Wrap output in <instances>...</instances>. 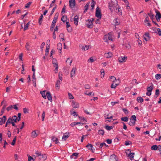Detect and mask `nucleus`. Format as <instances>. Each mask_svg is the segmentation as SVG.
Instances as JSON below:
<instances>
[{"label": "nucleus", "instance_id": "1", "mask_svg": "<svg viewBox=\"0 0 161 161\" xmlns=\"http://www.w3.org/2000/svg\"><path fill=\"white\" fill-rule=\"evenodd\" d=\"M103 39L105 42H108V40L113 41L112 33L110 32L108 35H105L104 36Z\"/></svg>", "mask_w": 161, "mask_h": 161}, {"label": "nucleus", "instance_id": "2", "mask_svg": "<svg viewBox=\"0 0 161 161\" xmlns=\"http://www.w3.org/2000/svg\"><path fill=\"white\" fill-rule=\"evenodd\" d=\"M95 15L99 19H100L101 18L102 15L101 11L98 7H97L96 9Z\"/></svg>", "mask_w": 161, "mask_h": 161}, {"label": "nucleus", "instance_id": "3", "mask_svg": "<svg viewBox=\"0 0 161 161\" xmlns=\"http://www.w3.org/2000/svg\"><path fill=\"white\" fill-rule=\"evenodd\" d=\"M117 0H111V2L109 3V8L111 11L113 10L112 7L114 6H115V5L117 4Z\"/></svg>", "mask_w": 161, "mask_h": 161}, {"label": "nucleus", "instance_id": "4", "mask_svg": "<svg viewBox=\"0 0 161 161\" xmlns=\"http://www.w3.org/2000/svg\"><path fill=\"white\" fill-rule=\"evenodd\" d=\"M77 69L76 67H73L72 69L70 71V77L73 79V77L75 76V72H76Z\"/></svg>", "mask_w": 161, "mask_h": 161}, {"label": "nucleus", "instance_id": "5", "mask_svg": "<svg viewBox=\"0 0 161 161\" xmlns=\"http://www.w3.org/2000/svg\"><path fill=\"white\" fill-rule=\"evenodd\" d=\"M93 19H92V20H88L86 22V25L89 28H92L93 27V23H92V21Z\"/></svg>", "mask_w": 161, "mask_h": 161}, {"label": "nucleus", "instance_id": "6", "mask_svg": "<svg viewBox=\"0 0 161 161\" xmlns=\"http://www.w3.org/2000/svg\"><path fill=\"white\" fill-rule=\"evenodd\" d=\"M17 122V116L15 115H14L11 117V121L10 122L13 126H15V125L14 124V122Z\"/></svg>", "mask_w": 161, "mask_h": 161}, {"label": "nucleus", "instance_id": "7", "mask_svg": "<svg viewBox=\"0 0 161 161\" xmlns=\"http://www.w3.org/2000/svg\"><path fill=\"white\" fill-rule=\"evenodd\" d=\"M143 39L146 41H147L150 40V37L149 34L148 32H146L143 36Z\"/></svg>", "mask_w": 161, "mask_h": 161}, {"label": "nucleus", "instance_id": "8", "mask_svg": "<svg viewBox=\"0 0 161 161\" xmlns=\"http://www.w3.org/2000/svg\"><path fill=\"white\" fill-rule=\"evenodd\" d=\"M127 58V57L126 56H124L123 57L121 56L119 58L118 61L120 63L125 62L126 61Z\"/></svg>", "mask_w": 161, "mask_h": 161}, {"label": "nucleus", "instance_id": "9", "mask_svg": "<svg viewBox=\"0 0 161 161\" xmlns=\"http://www.w3.org/2000/svg\"><path fill=\"white\" fill-rule=\"evenodd\" d=\"M69 7L71 8H74L75 5V0H69Z\"/></svg>", "mask_w": 161, "mask_h": 161}, {"label": "nucleus", "instance_id": "10", "mask_svg": "<svg viewBox=\"0 0 161 161\" xmlns=\"http://www.w3.org/2000/svg\"><path fill=\"white\" fill-rule=\"evenodd\" d=\"M71 105L74 108H77L79 107V103L75 102L74 101H72Z\"/></svg>", "mask_w": 161, "mask_h": 161}, {"label": "nucleus", "instance_id": "11", "mask_svg": "<svg viewBox=\"0 0 161 161\" xmlns=\"http://www.w3.org/2000/svg\"><path fill=\"white\" fill-rule=\"evenodd\" d=\"M104 56V57L106 58H110L112 57L113 56V54L111 52H108L107 53H105Z\"/></svg>", "mask_w": 161, "mask_h": 161}, {"label": "nucleus", "instance_id": "12", "mask_svg": "<svg viewBox=\"0 0 161 161\" xmlns=\"http://www.w3.org/2000/svg\"><path fill=\"white\" fill-rule=\"evenodd\" d=\"M47 97L48 99L51 102L52 101V97L50 92H46V97Z\"/></svg>", "mask_w": 161, "mask_h": 161}, {"label": "nucleus", "instance_id": "13", "mask_svg": "<svg viewBox=\"0 0 161 161\" xmlns=\"http://www.w3.org/2000/svg\"><path fill=\"white\" fill-rule=\"evenodd\" d=\"M6 120V117L5 116H3L2 118H0V124L2 125L4 124Z\"/></svg>", "mask_w": 161, "mask_h": 161}, {"label": "nucleus", "instance_id": "14", "mask_svg": "<svg viewBox=\"0 0 161 161\" xmlns=\"http://www.w3.org/2000/svg\"><path fill=\"white\" fill-rule=\"evenodd\" d=\"M79 153H74L72 154L70 156V158L71 159H76Z\"/></svg>", "mask_w": 161, "mask_h": 161}, {"label": "nucleus", "instance_id": "15", "mask_svg": "<svg viewBox=\"0 0 161 161\" xmlns=\"http://www.w3.org/2000/svg\"><path fill=\"white\" fill-rule=\"evenodd\" d=\"M66 25L67 28V30L68 32H70L71 31V28H69L70 25L69 23V21L67 20H66Z\"/></svg>", "mask_w": 161, "mask_h": 161}, {"label": "nucleus", "instance_id": "16", "mask_svg": "<svg viewBox=\"0 0 161 161\" xmlns=\"http://www.w3.org/2000/svg\"><path fill=\"white\" fill-rule=\"evenodd\" d=\"M79 20V17L77 15H76L75 16L74 19V24L76 25H78Z\"/></svg>", "mask_w": 161, "mask_h": 161}, {"label": "nucleus", "instance_id": "17", "mask_svg": "<svg viewBox=\"0 0 161 161\" xmlns=\"http://www.w3.org/2000/svg\"><path fill=\"white\" fill-rule=\"evenodd\" d=\"M69 133H65L63 136L62 140L64 141H65L69 137Z\"/></svg>", "mask_w": 161, "mask_h": 161}, {"label": "nucleus", "instance_id": "18", "mask_svg": "<svg viewBox=\"0 0 161 161\" xmlns=\"http://www.w3.org/2000/svg\"><path fill=\"white\" fill-rule=\"evenodd\" d=\"M114 24L115 25H119L120 23V20L118 18H116L113 21Z\"/></svg>", "mask_w": 161, "mask_h": 161}, {"label": "nucleus", "instance_id": "19", "mask_svg": "<svg viewBox=\"0 0 161 161\" xmlns=\"http://www.w3.org/2000/svg\"><path fill=\"white\" fill-rule=\"evenodd\" d=\"M47 158V156L46 154L41 155L39 157V159L42 160V161H44L46 160Z\"/></svg>", "mask_w": 161, "mask_h": 161}, {"label": "nucleus", "instance_id": "20", "mask_svg": "<svg viewBox=\"0 0 161 161\" xmlns=\"http://www.w3.org/2000/svg\"><path fill=\"white\" fill-rule=\"evenodd\" d=\"M144 22L148 26H151V24L149 22V17L148 16L146 17L144 20Z\"/></svg>", "mask_w": 161, "mask_h": 161}, {"label": "nucleus", "instance_id": "21", "mask_svg": "<svg viewBox=\"0 0 161 161\" xmlns=\"http://www.w3.org/2000/svg\"><path fill=\"white\" fill-rule=\"evenodd\" d=\"M153 89V85L152 83L151 84V86H148L147 88V90L148 92H151Z\"/></svg>", "mask_w": 161, "mask_h": 161}, {"label": "nucleus", "instance_id": "22", "mask_svg": "<svg viewBox=\"0 0 161 161\" xmlns=\"http://www.w3.org/2000/svg\"><path fill=\"white\" fill-rule=\"evenodd\" d=\"M57 47L58 49L60 51L59 52L60 53H61V51L62 48V44L60 43H58L57 44Z\"/></svg>", "mask_w": 161, "mask_h": 161}, {"label": "nucleus", "instance_id": "23", "mask_svg": "<svg viewBox=\"0 0 161 161\" xmlns=\"http://www.w3.org/2000/svg\"><path fill=\"white\" fill-rule=\"evenodd\" d=\"M86 147H87L89 150H91L92 151V152H94V151L92 150L93 146L90 143H88L86 146Z\"/></svg>", "mask_w": 161, "mask_h": 161}, {"label": "nucleus", "instance_id": "24", "mask_svg": "<svg viewBox=\"0 0 161 161\" xmlns=\"http://www.w3.org/2000/svg\"><path fill=\"white\" fill-rule=\"evenodd\" d=\"M52 141L53 142H55V143L57 144L59 143L57 138L55 137H53L52 139Z\"/></svg>", "mask_w": 161, "mask_h": 161}, {"label": "nucleus", "instance_id": "25", "mask_svg": "<svg viewBox=\"0 0 161 161\" xmlns=\"http://www.w3.org/2000/svg\"><path fill=\"white\" fill-rule=\"evenodd\" d=\"M156 17L157 20L161 18V14L159 12L157 13Z\"/></svg>", "mask_w": 161, "mask_h": 161}, {"label": "nucleus", "instance_id": "26", "mask_svg": "<svg viewBox=\"0 0 161 161\" xmlns=\"http://www.w3.org/2000/svg\"><path fill=\"white\" fill-rule=\"evenodd\" d=\"M52 63L53 64L54 67L58 66V64L57 62V60L56 59L54 58L53 59Z\"/></svg>", "mask_w": 161, "mask_h": 161}, {"label": "nucleus", "instance_id": "27", "mask_svg": "<svg viewBox=\"0 0 161 161\" xmlns=\"http://www.w3.org/2000/svg\"><path fill=\"white\" fill-rule=\"evenodd\" d=\"M62 80H58L57 81L56 84V86L57 87H59L60 85L61 84V82L62 81Z\"/></svg>", "mask_w": 161, "mask_h": 161}, {"label": "nucleus", "instance_id": "28", "mask_svg": "<svg viewBox=\"0 0 161 161\" xmlns=\"http://www.w3.org/2000/svg\"><path fill=\"white\" fill-rule=\"evenodd\" d=\"M148 15L150 17V18L153 21V19H154V14L150 12V13H148Z\"/></svg>", "mask_w": 161, "mask_h": 161}, {"label": "nucleus", "instance_id": "29", "mask_svg": "<svg viewBox=\"0 0 161 161\" xmlns=\"http://www.w3.org/2000/svg\"><path fill=\"white\" fill-rule=\"evenodd\" d=\"M41 93L42 95V97L45 99L46 98V91H43L41 92Z\"/></svg>", "mask_w": 161, "mask_h": 161}, {"label": "nucleus", "instance_id": "30", "mask_svg": "<svg viewBox=\"0 0 161 161\" xmlns=\"http://www.w3.org/2000/svg\"><path fill=\"white\" fill-rule=\"evenodd\" d=\"M30 47H31V46H30V44L28 42H27L26 43L25 46V48L27 50V51H30Z\"/></svg>", "mask_w": 161, "mask_h": 161}, {"label": "nucleus", "instance_id": "31", "mask_svg": "<svg viewBox=\"0 0 161 161\" xmlns=\"http://www.w3.org/2000/svg\"><path fill=\"white\" fill-rule=\"evenodd\" d=\"M31 136L33 138H35L37 136V134L35 131H33L31 132Z\"/></svg>", "mask_w": 161, "mask_h": 161}, {"label": "nucleus", "instance_id": "32", "mask_svg": "<svg viewBox=\"0 0 161 161\" xmlns=\"http://www.w3.org/2000/svg\"><path fill=\"white\" fill-rule=\"evenodd\" d=\"M137 101L139 103H142L143 101V99L141 97H138L137 98Z\"/></svg>", "mask_w": 161, "mask_h": 161}, {"label": "nucleus", "instance_id": "33", "mask_svg": "<svg viewBox=\"0 0 161 161\" xmlns=\"http://www.w3.org/2000/svg\"><path fill=\"white\" fill-rule=\"evenodd\" d=\"M89 46H83L81 48L82 49L85 51L88 50L89 49Z\"/></svg>", "mask_w": 161, "mask_h": 161}, {"label": "nucleus", "instance_id": "34", "mask_svg": "<svg viewBox=\"0 0 161 161\" xmlns=\"http://www.w3.org/2000/svg\"><path fill=\"white\" fill-rule=\"evenodd\" d=\"M134 154V153H130L129 154V156L130 157V160H132L133 159Z\"/></svg>", "mask_w": 161, "mask_h": 161}, {"label": "nucleus", "instance_id": "35", "mask_svg": "<svg viewBox=\"0 0 161 161\" xmlns=\"http://www.w3.org/2000/svg\"><path fill=\"white\" fill-rule=\"evenodd\" d=\"M30 23L29 22H28L27 24L25 26L24 29V31H25L28 29V27L29 26V25H30Z\"/></svg>", "mask_w": 161, "mask_h": 161}, {"label": "nucleus", "instance_id": "36", "mask_svg": "<svg viewBox=\"0 0 161 161\" xmlns=\"http://www.w3.org/2000/svg\"><path fill=\"white\" fill-rule=\"evenodd\" d=\"M72 62V60H71L69 58H68L66 61V63L67 64L69 63V66L71 65Z\"/></svg>", "mask_w": 161, "mask_h": 161}, {"label": "nucleus", "instance_id": "37", "mask_svg": "<svg viewBox=\"0 0 161 161\" xmlns=\"http://www.w3.org/2000/svg\"><path fill=\"white\" fill-rule=\"evenodd\" d=\"M11 121V117H9L6 123L5 127L7 126V125L8 124H10Z\"/></svg>", "mask_w": 161, "mask_h": 161}, {"label": "nucleus", "instance_id": "38", "mask_svg": "<svg viewBox=\"0 0 161 161\" xmlns=\"http://www.w3.org/2000/svg\"><path fill=\"white\" fill-rule=\"evenodd\" d=\"M119 85V83H115V84L113 83L112 84L111 87L112 88H115L116 87V86H118Z\"/></svg>", "mask_w": 161, "mask_h": 161}, {"label": "nucleus", "instance_id": "39", "mask_svg": "<svg viewBox=\"0 0 161 161\" xmlns=\"http://www.w3.org/2000/svg\"><path fill=\"white\" fill-rule=\"evenodd\" d=\"M159 94V90L158 89H157L156 90V92L155 93V95L154 96V97L155 98H157Z\"/></svg>", "mask_w": 161, "mask_h": 161}, {"label": "nucleus", "instance_id": "40", "mask_svg": "<svg viewBox=\"0 0 161 161\" xmlns=\"http://www.w3.org/2000/svg\"><path fill=\"white\" fill-rule=\"evenodd\" d=\"M155 78L156 80H159L161 78V75L160 74H157L155 75Z\"/></svg>", "mask_w": 161, "mask_h": 161}, {"label": "nucleus", "instance_id": "41", "mask_svg": "<svg viewBox=\"0 0 161 161\" xmlns=\"http://www.w3.org/2000/svg\"><path fill=\"white\" fill-rule=\"evenodd\" d=\"M101 73V76L102 78H103L104 76V70L103 69H102L100 71Z\"/></svg>", "mask_w": 161, "mask_h": 161}, {"label": "nucleus", "instance_id": "42", "mask_svg": "<svg viewBox=\"0 0 161 161\" xmlns=\"http://www.w3.org/2000/svg\"><path fill=\"white\" fill-rule=\"evenodd\" d=\"M56 21H57L56 20H53L52 22V24L51 25V26H52V28H54L55 26V25Z\"/></svg>", "mask_w": 161, "mask_h": 161}, {"label": "nucleus", "instance_id": "43", "mask_svg": "<svg viewBox=\"0 0 161 161\" xmlns=\"http://www.w3.org/2000/svg\"><path fill=\"white\" fill-rule=\"evenodd\" d=\"M43 17V16L42 14H41L39 20V24L40 25L42 23V19Z\"/></svg>", "mask_w": 161, "mask_h": 161}, {"label": "nucleus", "instance_id": "44", "mask_svg": "<svg viewBox=\"0 0 161 161\" xmlns=\"http://www.w3.org/2000/svg\"><path fill=\"white\" fill-rule=\"evenodd\" d=\"M121 119L122 121L125 122H127L128 120V118L127 117H122L121 118Z\"/></svg>", "mask_w": 161, "mask_h": 161}, {"label": "nucleus", "instance_id": "45", "mask_svg": "<svg viewBox=\"0 0 161 161\" xmlns=\"http://www.w3.org/2000/svg\"><path fill=\"white\" fill-rule=\"evenodd\" d=\"M89 4V3H87V4H86L84 8H85V10L84 11L85 12H86L88 10Z\"/></svg>", "mask_w": 161, "mask_h": 161}, {"label": "nucleus", "instance_id": "46", "mask_svg": "<svg viewBox=\"0 0 161 161\" xmlns=\"http://www.w3.org/2000/svg\"><path fill=\"white\" fill-rule=\"evenodd\" d=\"M45 116V112L44 111L42 112V121H44V118Z\"/></svg>", "mask_w": 161, "mask_h": 161}, {"label": "nucleus", "instance_id": "47", "mask_svg": "<svg viewBox=\"0 0 161 161\" xmlns=\"http://www.w3.org/2000/svg\"><path fill=\"white\" fill-rule=\"evenodd\" d=\"M158 147L156 145H153L151 147V149L152 150H156L157 149Z\"/></svg>", "mask_w": 161, "mask_h": 161}, {"label": "nucleus", "instance_id": "48", "mask_svg": "<svg viewBox=\"0 0 161 161\" xmlns=\"http://www.w3.org/2000/svg\"><path fill=\"white\" fill-rule=\"evenodd\" d=\"M104 131L103 130H101L98 131V133L99 135H103L104 134Z\"/></svg>", "mask_w": 161, "mask_h": 161}, {"label": "nucleus", "instance_id": "49", "mask_svg": "<svg viewBox=\"0 0 161 161\" xmlns=\"http://www.w3.org/2000/svg\"><path fill=\"white\" fill-rule=\"evenodd\" d=\"M58 15H59V14L58 13H56L54 17L53 18V20L57 21V19H58Z\"/></svg>", "mask_w": 161, "mask_h": 161}, {"label": "nucleus", "instance_id": "50", "mask_svg": "<svg viewBox=\"0 0 161 161\" xmlns=\"http://www.w3.org/2000/svg\"><path fill=\"white\" fill-rule=\"evenodd\" d=\"M132 144V142L130 141H126L125 142V145L126 146H128Z\"/></svg>", "mask_w": 161, "mask_h": 161}, {"label": "nucleus", "instance_id": "51", "mask_svg": "<svg viewBox=\"0 0 161 161\" xmlns=\"http://www.w3.org/2000/svg\"><path fill=\"white\" fill-rule=\"evenodd\" d=\"M95 4V1H94L93 0H92L91 3V6L92 7V9H93L94 8Z\"/></svg>", "mask_w": 161, "mask_h": 161}, {"label": "nucleus", "instance_id": "52", "mask_svg": "<svg viewBox=\"0 0 161 161\" xmlns=\"http://www.w3.org/2000/svg\"><path fill=\"white\" fill-rule=\"evenodd\" d=\"M28 161H34V159L31 156L28 155Z\"/></svg>", "mask_w": 161, "mask_h": 161}, {"label": "nucleus", "instance_id": "53", "mask_svg": "<svg viewBox=\"0 0 161 161\" xmlns=\"http://www.w3.org/2000/svg\"><path fill=\"white\" fill-rule=\"evenodd\" d=\"M68 96L69 98L70 99H73L74 98L72 95L70 93H68Z\"/></svg>", "mask_w": 161, "mask_h": 161}, {"label": "nucleus", "instance_id": "54", "mask_svg": "<svg viewBox=\"0 0 161 161\" xmlns=\"http://www.w3.org/2000/svg\"><path fill=\"white\" fill-rule=\"evenodd\" d=\"M131 120L133 121H136V117L135 115H133L131 117Z\"/></svg>", "mask_w": 161, "mask_h": 161}, {"label": "nucleus", "instance_id": "55", "mask_svg": "<svg viewBox=\"0 0 161 161\" xmlns=\"http://www.w3.org/2000/svg\"><path fill=\"white\" fill-rule=\"evenodd\" d=\"M105 128L107 130H110L113 128V126L107 125L105 126Z\"/></svg>", "mask_w": 161, "mask_h": 161}, {"label": "nucleus", "instance_id": "56", "mask_svg": "<svg viewBox=\"0 0 161 161\" xmlns=\"http://www.w3.org/2000/svg\"><path fill=\"white\" fill-rule=\"evenodd\" d=\"M124 47L127 49L130 48V46L129 44H125L124 45Z\"/></svg>", "mask_w": 161, "mask_h": 161}, {"label": "nucleus", "instance_id": "57", "mask_svg": "<svg viewBox=\"0 0 161 161\" xmlns=\"http://www.w3.org/2000/svg\"><path fill=\"white\" fill-rule=\"evenodd\" d=\"M136 121H130L129 123V125L130 126H133L135 125Z\"/></svg>", "mask_w": 161, "mask_h": 161}, {"label": "nucleus", "instance_id": "58", "mask_svg": "<svg viewBox=\"0 0 161 161\" xmlns=\"http://www.w3.org/2000/svg\"><path fill=\"white\" fill-rule=\"evenodd\" d=\"M23 112L25 114H27L29 113V110L26 108H23Z\"/></svg>", "mask_w": 161, "mask_h": 161}, {"label": "nucleus", "instance_id": "59", "mask_svg": "<svg viewBox=\"0 0 161 161\" xmlns=\"http://www.w3.org/2000/svg\"><path fill=\"white\" fill-rule=\"evenodd\" d=\"M122 110L124 112L125 114H128L129 113V112H128V110L126 108H123L122 109Z\"/></svg>", "mask_w": 161, "mask_h": 161}, {"label": "nucleus", "instance_id": "60", "mask_svg": "<svg viewBox=\"0 0 161 161\" xmlns=\"http://www.w3.org/2000/svg\"><path fill=\"white\" fill-rule=\"evenodd\" d=\"M105 119H111L113 118V116H108V115L105 116Z\"/></svg>", "mask_w": 161, "mask_h": 161}, {"label": "nucleus", "instance_id": "61", "mask_svg": "<svg viewBox=\"0 0 161 161\" xmlns=\"http://www.w3.org/2000/svg\"><path fill=\"white\" fill-rule=\"evenodd\" d=\"M157 31L158 33V34L159 36H161V30L159 28L157 29Z\"/></svg>", "mask_w": 161, "mask_h": 161}, {"label": "nucleus", "instance_id": "62", "mask_svg": "<svg viewBox=\"0 0 161 161\" xmlns=\"http://www.w3.org/2000/svg\"><path fill=\"white\" fill-rule=\"evenodd\" d=\"M65 9H66V6L65 5H64L63 8H62V11H61L62 14H63L65 13Z\"/></svg>", "mask_w": 161, "mask_h": 161}, {"label": "nucleus", "instance_id": "63", "mask_svg": "<svg viewBox=\"0 0 161 161\" xmlns=\"http://www.w3.org/2000/svg\"><path fill=\"white\" fill-rule=\"evenodd\" d=\"M13 108L12 105H10L7 108V110L8 111H9L11 110Z\"/></svg>", "mask_w": 161, "mask_h": 161}, {"label": "nucleus", "instance_id": "64", "mask_svg": "<svg viewBox=\"0 0 161 161\" xmlns=\"http://www.w3.org/2000/svg\"><path fill=\"white\" fill-rule=\"evenodd\" d=\"M118 14L119 15H121L122 14V12L121 9L120 8H118Z\"/></svg>", "mask_w": 161, "mask_h": 161}]
</instances>
